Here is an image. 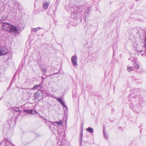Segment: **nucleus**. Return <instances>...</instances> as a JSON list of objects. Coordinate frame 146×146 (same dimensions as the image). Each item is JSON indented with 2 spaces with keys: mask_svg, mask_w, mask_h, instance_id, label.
<instances>
[{
  "mask_svg": "<svg viewBox=\"0 0 146 146\" xmlns=\"http://www.w3.org/2000/svg\"><path fill=\"white\" fill-rule=\"evenodd\" d=\"M36 30H37V31H38V29H36Z\"/></svg>",
  "mask_w": 146,
  "mask_h": 146,
  "instance_id": "obj_27",
  "label": "nucleus"
},
{
  "mask_svg": "<svg viewBox=\"0 0 146 146\" xmlns=\"http://www.w3.org/2000/svg\"><path fill=\"white\" fill-rule=\"evenodd\" d=\"M12 108L13 109V110L14 111H16L17 112L20 111L18 107H14L13 108Z\"/></svg>",
  "mask_w": 146,
  "mask_h": 146,
  "instance_id": "obj_13",
  "label": "nucleus"
},
{
  "mask_svg": "<svg viewBox=\"0 0 146 146\" xmlns=\"http://www.w3.org/2000/svg\"><path fill=\"white\" fill-rule=\"evenodd\" d=\"M87 10H86V13H85V14H86V13H87Z\"/></svg>",
  "mask_w": 146,
  "mask_h": 146,
  "instance_id": "obj_25",
  "label": "nucleus"
},
{
  "mask_svg": "<svg viewBox=\"0 0 146 146\" xmlns=\"http://www.w3.org/2000/svg\"><path fill=\"white\" fill-rule=\"evenodd\" d=\"M86 130L88 132L90 133H93L94 132V130L93 128L89 127L86 129Z\"/></svg>",
  "mask_w": 146,
  "mask_h": 146,
  "instance_id": "obj_10",
  "label": "nucleus"
},
{
  "mask_svg": "<svg viewBox=\"0 0 146 146\" xmlns=\"http://www.w3.org/2000/svg\"><path fill=\"white\" fill-rule=\"evenodd\" d=\"M15 146L11 143L10 142L8 141L7 139H4L0 143V146Z\"/></svg>",
  "mask_w": 146,
  "mask_h": 146,
  "instance_id": "obj_2",
  "label": "nucleus"
},
{
  "mask_svg": "<svg viewBox=\"0 0 146 146\" xmlns=\"http://www.w3.org/2000/svg\"><path fill=\"white\" fill-rule=\"evenodd\" d=\"M134 66L136 69L139 68V65L138 64H136Z\"/></svg>",
  "mask_w": 146,
  "mask_h": 146,
  "instance_id": "obj_21",
  "label": "nucleus"
},
{
  "mask_svg": "<svg viewBox=\"0 0 146 146\" xmlns=\"http://www.w3.org/2000/svg\"><path fill=\"white\" fill-rule=\"evenodd\" d=\"M33 110H25L24 111V112L25 113H30L31 114V113H33Z\"/></svg>",
  "mask_w": 146,
  "mask_h": 146,
  "instance_id": "obj_11",
  "label": "nucleus"
},
{
  "mask_svg": "<svg viewBox=\"0 0 146 146\" xmlns=\"http://www.w3.org/2000/svg\"><path fill=\"white\" fill-rule=\"evenodd\" d=\"M144 55V54H142V56H143Z\"/></svg>",
  "mask_w": 146,
  "mask_h": 146,
  "instance_id": "obj_26",
  "label": "nucleus"
},
{
  "mask_svg": "<svg viewBox=\"0 0 146 146\" xmlns=\"http://www.w3.org/2000/svg\"><path fill=\"white\" fill-rule=\"evenodd\" d=\"M133 70V68L131 67H128L127 68V70L128 72H130Z\"/></svg>",
  "mask_w": 146,
  "mask_h": 146,
  "instance_id": "obj_16",
  "label": "nucleus"
},
{
  "mask_svg": "<svg viewBox=\"0 0 146 146\" xmlns=\"http://www.w3.org/2000/svg\"><path fill=\"white\" fill-rule=\"evenodd\" d=\"M24 28L23 26L21 24H19L18 26L16 27V29H17L14 32H17L18 31H21L24 29Z\"/></svg>",
  "mask_w": 146,
  "mask_h": 146,
  "instance_id": "obj_8",
  "label": "nucleus"
},
{
  "mask_svg": "<svg viewBox=\"0 0 146 146\" xmlns=\"http://www.w3.org/2000/svg\"><path fill=\"white\" fill-rule=\"evenodd\" d=\"M71 16L72 17L74 16V17L76 18L77 16V14L76 13H72V14Z\"/></svg>",
  "mask_w": 146,
  "mask_h": 146,
  "instance_id": "obj_18",
  "label": "nucleus"
},
{
  "mask_svg": "<svg viewBox=\"0 0 146 146\" xmlns=\"http://www.w3.org/2000/svg\"><path fill=\"white\" fill-rule=\"evenodd\" d=\"M7 19V17L6 16H3L2 17L1 19V21L5 20Z\"/></svg>",
  "mask_w": 146,
  "mask_h": 146,
  "instance_id": "obj_19",
  "label": "nucleus"
},
{
  "mask_svg": "<svg viewBox=\"0 0 146 146\" xmlns=\"http://www.w3.org/2000/svg\"><path fill=\"white\" fill-rule=\"evenodd\" d=\"M32 90H33V89L32 88H28L26 89V92L28 94H29L31 93V91Z\"/></svg>",
  "mask_w": 146,
  "mask_h": 146,
  "instance_id": "obj_14",
  "label": "nucleus"
},
{
  "mask_svg": "<svg viewBox=\"0 0 146 146\" xmlns=\"http://www.w3.org/2000/svg\"><path fill=\"white\" fill-rule=\"evenodd\" d=\"M60 1V0H56L55 2V4H56L57 5H58Z\"/></svg>",
  "mask_w": 146,
  "mask_h": 146,
  "instance_id": "obj_22",
  "label": "nucleus"
},
{
  "mask_svg": "<svg viewBox=\"0 0 146 146\" xmlns=\"http://www.w3.org/2000/svg\"><path fill=\"white\" fill-rule=\"evenodd\" d=\"M52 123H56L59 126H61L62 125V121L61 120H60L59 121H57L56 122H52Z\"/></svg>",
  "mask_w": 146,
  "mask_h": 146,
  "instance_id": "obj_9",
  "label": "nucleus"
},
{
  "mask_svg": "<svg viewBox=\"0 0 146 146\" xmlns=\"http://www.w3.org/2000/svg\"><path fill=\"white\" fill-rule=\"evenodd\" d=\"M42 87V85L41 84L35 85L34 86L32 89L33 90H39L41 89Z\"/></svg>",
  "mask_w": 146,
  "mask_h": 146,
  "instance_id": "obj_7",
  "label": "nucleus"
},
{
  "mask_svg": "<svg viewBox=\"0 0 146 146\" xmlns=\"http://www.w3.org/2000/svg\"><path fill=\"white\" fill-rule=\"evenodd\" d=\"M3 29L6 31H13L16 30V27L9 24V23H3Z\"/></svg>",
  "mask_w": 146,
  "mask_h": 146,
  "instance_id": "obj_1",
  "label": "nucleus"
},
{
  "mask_svg": "<svg viewBox=\"0 0 146 146\" xmlns=\"http://www.w3.org/2000/svg\"><path fill=\"white\" fill-rule=\"evenodd\" d=\"M39 97H40V96H38V95L36 96V94L35 95V98L36 99H38L40 100V98H39Z\"/></svg>",
  "mask_w": 146,
  "mask_h": 146,
  "instance_id": "obj_20",
  "label": "nucleus"
},
{
  "mask_svg": "<svg viewBox=\"0 0 146 146\" xmlns=\"http://www.w3.org/2000/svg\"><path fill=\"white\" fill-rule=\"evenodd\" d=\"M55 98L66 109V110H67V108L66 106L65 105L64 102L62 100H61L60 98Z\"/></svg>",
  "mask_w": 146,
  "mask_h": 146,
  "instance_id": "obj_5",
  "label": "nucleus"
},
{
  "mask_svg": "<svg viewBox=\"0 0 146 146\" xmlns=\"http://www.w3.org/2000/svg\"><path fill=\"white\" fill-rule=\"evenodd\" d=\"M41 28L40 27H38L36 28H34L32 29V31H33L35 33L37 31V30H36V29H38V30H39Z\"/></svg>",
  "mask_w": 146,
  "mask_h": 146,
  "instance_id": "obj_15",
  "label": "nucleus"
},
{
  "mask_svg": "<svg viewBox=\"0 0 146 146\" xmlns=\"http://www.w3.org/2000/svg\"><path fill=\"white\" fill-rule=\"evenodd\" d=\"M43 70H44V72L45 73L47 71V70L46 68H44L43 69Z\"/></svg>",
  "mask_w": 146,
  "mask_h": 146,
  "instance_id": "obj_23",
  "label": "nucleus"
},
{
  "mask_svg": "<svg viewBox=\"0 0 146 146\" xmlns=\"http://www.w3.org/2000/svg\"><path fill=\"white\" fill-rule=\"evenodd\" d=\"M36 113L37 112L36 111L33 110V113H32L33 114H36Z\"/></svg>",
  "mask_w": 146,
  "mask_h": 146,
  "instance_id": "obj_24",
  "label": "nucleus"
},
{
  "mask_svg": "<svg viewBox=\"0 0 146 146\" xmlns=\"http://www.w3.org/2000/svg\"><path fill=\"white\" fill-rule=\"evenodd\" d=\"M103 135L104 138L107 139L108 137V134H106L104 130H103Z\"/></svg>",
  "mask_w": 146,
  "mask_h": 146,
  "instance_id": "obj_12",
  "label": "nucleus"
},
{
  "mask_svg": "<svg viewBox=\"0 0 146 146\" xmlns=\"http://www.w3.org/2000/svg\"><path fill=\"white\" fill-rule=\"evenodd\" d=\"M8 52L7 49L3 47H0V56L6 54Z\"/></svg>",
  "mask_w": 146,
  "mask_h": 146,
  "instance_id": "obj_4",
  "label": "nucleus"
},
{
  "mask_svg": "<svg viewBox=\"0 0 146 146\" xmlns=\"http://www.w3.org/2000/svg\"><path fill=\"white\" fill-rule=\"evenodd\" d=\"M50 4L49 1H43V8L44 9H47Z\"/></svg>",
  "mask_w": 146,
  "mask_h": 146,
  "instance_id": "obj_6",
  "label": "nucleus"
},
{
  "mask_svg": "<svg viewBox=\"0 0 146 146\" xmlns=\"http://www.w3.org/2000/svg\"><path fill=\"white\" fill-rule=\"evenodd\" d=\"M71 62L73 65L75 66H77L78 64L77 63V56L75 55H74L71 57Z\"/></svg>",
  "mask_w": 146,
  "mask_h": 146,
  "instance_id": "obj_3",
  "label": "nucleus"
},
{
  "mask_svg": "<svg viewBox=\"0 0 146 146\" xmlns=\"http://www.w3.org/2000/svg\"><path fill=\"white\" fill-rule=\"evenodd\" d=\"M82 133H83V131L82 130L80 132V134H81V143H82Z\"/></svg>",
  "mask_w": 146,
  "mask_h": 146,
  "instance_id": "obj_17",
  "label": "nucleus"
}]
</instances>
